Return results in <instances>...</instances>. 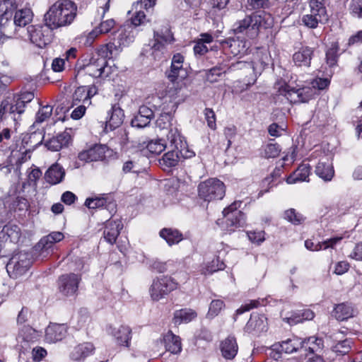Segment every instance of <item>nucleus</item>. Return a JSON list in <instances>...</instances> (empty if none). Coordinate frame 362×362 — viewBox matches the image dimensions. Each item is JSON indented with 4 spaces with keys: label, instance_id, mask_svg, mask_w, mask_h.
<instances>
[{
    "label": "nucleus",
    "instance_id": "nucleus-27",
    "mask_svg": "<svg viewBox=\"0 0 362 362\" xmlns=\"http://www.w3.org/2000/svg\"><path fill=\"white\" fill-rule=\"evenodd\" d=\"M65 176V170L59 163L52 165L45 174V180L51 185L60 183Z\"/></svg>",
    "mask_w": 362,
    "mask_h": 362
},
{
    "label": "nucleus",
    "instance_id": "nucleus-45",
    "mask_svg": "<svg viewBox=\"0 0 362 362\" xmlns=\"http://www.w3.org/2000/svg\"><path fill=\"white\" fill-rule=\"evenodd\" d=\"M264 299L250 300L248 303L242 305L240 308L236 310L235 313L233 315V320L235 322L237 320L238 316L244 313L245 312L250 311L253 308H257L260 305H264Z\"/></svg>",
    "mask_w": 362,
    "mask_h": 362
},
{
    "label": "nucleus",
    "instance_id": "nucleus-1",
    "mask_svg": "<svg viewBox=\"0 0 362 362\" xmlns=\"http://www.w3.org/2000/svg\"><path fill=\"white\" fill-rule=\"evenodd\" d=\"M274 25V18L267 12L256 11L244 18L237 21L233 25V34L251 40L257 38L259 35Z\"/></svg>",
    "mask_w": 362,
    "mask_h": 362
},
{
    "label": "nucleus",
    "instance_id": "nucleus-21",
    "mask_svg": "<svg viewBox=\"0 0 362 362\" xmlns=\"http://www.w3.org/2000/svg\"><path fill=\"white\" fill-rule=\"evenodd\" d=\"M108 150L105 145L96 144L89 149L78 154V158L86 162L102 160L105 158V153Z\"/></svg>",
    "mask_w": 362,
    "mask_h": 362
},
{
    "label": "nucleus",
    "instance_id": "nucleus-32",
    "mask_svg": "<svg viewBox=\"0 0 362 362\" xmlns=\"http://www.w3.org/2000/svg\"><path fill=\"white\" fill-rule=\"evenodd\" d=\"M159 235L169 246L178 244L183 240L182 233L175 228H164L160 230Z\"/></svg>",
    "mask_w": 362,
    "mask_h": 362
},
{
    "label": "nucleus",
    "instance_id": "nucleus-2",
    "mask_svg": "<svg viewBox=\"0 0 362 362\" xmlns=\"http://www.w3.org/2000/svg\"><path fill=\"white\" fill-rule=\"evenodd\" d=\"M169 141L170 150L159 159V165L166 170L175 167L178 164L180 158H190L194 156L195 153L189 149L187 142L181 136L180 132L175 127H171L167 134Z\"/></svg>",
    "mask_w": 362,
    "mask_h": 362
},
{
    "label": "nucleus",
    "instance_id": "nucleus-8",
    "mask_svg": "<svg viewBox=\"0 0 362 362\" xmlns=\"http://www.w3.org/2000/svg\"><path fill=\"white\" fill-rule=\"evenodd\" d=\"M279 95L285 96L291 103H308L317 95L316 88L305 86L300 88H291L287 84L279 88Z\"/></svg>",
    "mask_w": 362,
    "mask_h": 362
},
{
    "label": "nucleus",
    "instance_id": "nucleus-36",
    "mask_svg": "<svg viewBox=\"0 0 362 362\" xmlns=\"http://www.w3.org/2000/svg\"><path fill=\"white\" fill-rule=\"evenodd\" d=\"M94 350V346L90 343H83L75 346L70 354V357L74 361H81L89 356Z\"/></svg>",
    "mask_w": 362,
    "mask_h": 362
},
{
    "label": "nucleus",
    "instance_id": "nucleus-54",
    "mask_svg": "<svg viewBox=\"0 0 362 362\" xmlns=\"http://www.w3.org/2000/svg\"><path fill=\"white\" fill-rule=\"evenodd\" d=\"M115 21L112 18L102 21L100 23V25L93 30L91 34L107 33L111 30V29L115 26Z\"/></svg>",
    "mask_w": 362,
    "mask_h": 362
},
{
    "label": "nucleus",
    "instance_id": "nucleus-22",
    "mask_svg": "<svg viewBox=\"0 0 362 362\" xmlns=\"http://www.w3.org/2000/svg\"><path fill=\"white\" fill-rule=\"evenodd\" d=\"M122 228L123 224L120 220H108L106 221L103 231V237L105 241L110 245L115 244Z\"/></svg>",
    "mask_w": 362,
    "mask_h": 362
},
{
    "label": "nucleus",
    "instance_id": "nucleus-61",
    "mask_svg": "<svg viewBox=\"0 0 362 362\" xmlns=\"http://www.w3.org/2000/svg\"><path fill=\"white\" fill-rule=\"evenodd\" d=\"M223 307L224 302L223 300H214L210 304L208 315L211 317L216 316Z\"/></svg>",
    "mask_w": 362,
    "mask_h": 362
},
{
    "label": "nucleus",
    "instance_id": "nucleus-60",
    "mask_svg": "<svg viewBox=\"0 0 362 362\" xmlns=\"http://www.w3.org/2000/svg\"><path fill=\"white\" fill-rule=\"evenodd\" d=\"M172 119V115L168 112H163L157 119L156 124L160 129H165L170 125V120Z\"/></svg>",
    "mask_w": 362,
    "mask_h": 362
},
{
    "label": "nucleus",
    "instance_id": "nucleus-43",
    "mask_svg": "<svg viewBox=\"0 0 362 362\" xmlns=\"http://www.w3.org/2000/svg\"><path fill=\"white\" fill-rule=\"evenodd\" d=\"M131 329L129 327L120 326L114 333L117 343L119 345L129 346V341L131 339Z\"/></svg>",
    "mask_w": 362,
    "mask_h": 362
},
{
    "label": "nucleus",
    "instance_id": "nucleus-40",
    "mask_svg": "<svg viewBox=\"0 0 362 362\" xmlns=\"http://www.w3.org/2000/svg\"><path fill=\"white\" fill-rule=\"evenodd\" d=\"M13 5L11 0L0 1V12H3L0 17V25L2 28H6V23L8 18L13 17L12 8Z\"/></svg>",
    "mask_w": 362,
    "mask_h": 362
},
{
    "label": "nucleus",
    "instance_id": "nucleus-14",
    "mask_svg": "<svg viewBox=\"0 0 362 362\" xmlns=\"http://www.w3.org/2000/svg\"><path fill=\"white\" fill-rule=\"evenodd\" d=\"M250 63L252 64V76L250 80H245V84L249 86L254 84L257 80V76L260 75L272 64L270 54L267 51L260 52L257 54L256 60Z\"/></svg>",
    "mask_w": 362,
    "mask_h": 362
},
{
    "label": "nucleus",
    "instance_id": "nucleus-3",
    "mask_svg": "<svg viewBox=\"0 0 362 362\" xmlns=\"http://www.w3.org/2000/svg\"><path fill=\"white\" fill-rule=\"evenodd\" d=\"M77 15V6L71 0H59L46 12L44 21L51 30L71 25Z\"/></svg>",
    "mask_w": 362,
    "mask_h": 362
},
{
    "label": "nucleus",
    "instance_id": "nucleus-38",
    "mask_svg": "<svg viewBox=\"0 0 362 362\" xmlns=\"http://www.w3.org/2000/svg\"><path fill=\"white\" fill-rule=\"evenodd\" d=\"M315 173L325 181H330L334 175L333 166L324 162H319L315 168Z\"/></svg>",
    "mask_w": 362,
    "mask_h": 362
},
{
    "label": "nucleus",
    "instance_id": "nucleus-59",
    "mask_svg": "<svg viewBox=\"0 0 362 362\" xmlns=\"http://www.w3.org/2000/svg\"><path fill=\"white\" fill-rule=\"evenodd\" d=\"M281 148L277 144H269L264 148V156L266 158H276L279 155Z\"/></svg>",
    "mask_w": 362,
    "mask_h": 362
},
{
    "label": "nucleus",
    "instance_id": "nucleus-41",
    "mask_svg": "<svg viewBox=\"0 0 362 362\" xmlns=\"http://www.w3.org/2000/svg\"><path fill=\"white\" fill-rule=\"evenodd\" d=\"M303 348L305 344H309L308 351L311 354L320 351L324 348V340L321 337L311 336L302 340Z\"/></svg>",
    "mask_w": 362,
    "mask_h": 362
},
{
    "label": "nucleus",
    "instance_id": "nucleus-11",
    "mask_svg": "<svg viewBox=\"0 0 362 362\" xmlns=\"http://www.w3.org/2000/svg\"><path fill=\"white\" fill-rule=\"evenodd\" d=\"M81 276L75 273L64 274L59 276L57 281V290L64 297L76 296Z\"/></svg>",
    "mask_w": 362,
    "mask_h": 362
},
{
    "label": "nucleus",
    "instance_id": "nucleus-9",
    "mask_svg": "<svg viewBox=\"0 0 362 362\" xmlns=\"http://www.w3.org/2000/svg\"><path fill=\"white\" fill-rule=\"evenodd\" d=\"M154 42L151 47L154 59H160L165 49V44L174 41L173 35L168 23L165 22L160 28L153 33Z\"/></svg>",
    "mask_w": 362,
    "mask_h": 362
},
{
    "label": "nucleus",
    "instance_id": "nucleus-56",
    "mask_svg": "<svg viewBox=\"0 0 362 362\" xmlns=\"http://www.w3.org/2000/svg\"><path fill=\"white\" fill-rule=\"evenodd\" d=\"M349 11L352 16L362 18V0H351L349 5Z\"/></svg>",
    "mask_w": 362,
    "mask_h": 362
},
{
    "label": "nucleus",
    "instance_id": "nucleus-46",
    "mask_svg": "<svg viewBox=\"0 0 362 362\" xmlns=\"http://www.w3.org/2000/svg\"><path fill=\"white\" fill-rule=\"evenodd\" d=\"M6 102L8 103V106L9 110H11V115H13V119L16 120L15 115L16 114L21 115L24 112L25 110L23 108V106L19 103V99H18L15 95L13 96H8L5 98Z\"/></svg>",
    "mask_w": 362,
    "mask_h": 362
},
{
    "label": "nucleus",
    "instance_id": "nucleus-23",
    "mask_svg": "<svg viewBox=\"0 0 362 362\" xmlns=\"http://www.w3.org/2000/svg\"><path fill=\"white\" fill-rule=\"evenodd\" d=\"M154 117L153 111L146 105L139 107L138 113L131 121L133 127L144 128L147 127Z\"/></svg>",
    "mask_w": 362,
    "mask_h": 362
},
{
    "label": "nucleus",
    "instance_id": "nucleus-26",
    "mask_svg": "<svg viewBox=\"0 0 362 362\" xmlns=\"http://www.w3.org/2000/svg\"><path fill=\"white\" fill-rule=\"evenodd\" d=\"M314 50L310 47H302L293 55V61L298 66H310Z\"/></svg>",
    "mask_w": 362,
    "mask_h": 362
},
{
    "label": "nucleus",
    "instance_id": "nucleus-25",
    "mask_svg": "<svg viewBox=\"0 0 362 362\" xmlns=\"http://www.w3.org/2000/svg\"><path fill=\"white\" fill-rule=\"evenodd\" d=\"M44 138L45 134L42 130L34 131L23 138L22 145L26 151H33L42 144Z\"/></svg>",
    "mask_w": 362,
    "mask_h": 362
},
{
    "label": "nucleus",
    "instance_id": "nucleus-19",
    "mask_svg": "<svg viewBox=\"0 0 362 362\" xmlns=\"http://www.w3.org/2000/svg\"><path fill=\"white\" fill-rule=\"evenodd\" d=\"M64 238V235L62 233L54 231L42 238L35 247L40 251V255L45 257L44 253L49 254V250L52 251L54 245L62 240Z\"/></svg>",
    "mask_w": 362,
    "mask_h": 362
},
{
    "label": "nucleus",
    "instance_id": "nucleus-29",
    "mask_svg": "<svg viewBox=\"0 0 362 362\" xmlns=\"http://www.w3.org/2000/svg\"><path fill=\"white\" fill-rule=\"evenodd\" d=\"M84 86L78 87L72 94L71 100L66 101V107L67 110L73 108L78 105H91V100H88L85 93Z\"/></svg>",
    "mask_w": 362,
    "mask_h": 362
},
{
    "label": "nucleus",
    "instance_id": "nucleus-20",
    "mask_svg": "<svg viewBox=\"0 0 362 362\" xmlns=\"http://www.w3.org/2000/svg\"><path fill=\"white\" fill-rule=\"evenodd\" d=\"M71 129H66L64 132L46 141L45 146L52 151H58L64 147H67L71 141Z\"/></svg>",
    "mask_w": 362,
    "mask_h": 362
},
{
    "label": "nucleus",
    "instance_id": "nucleus-51",
    "mask_svg": "<svg viewBox=\"0 0 362 362\" xmlns=\"http://www.w3.org/2000/svg\"><path fill=\"white\" fill-rule=\"evenodd\" d=\"M226 265L223 261L220 259L219 256H217L207 264L205 269V274H211L216 272L224 269Z\"/></svg>",
    "mask_w": 362,
    "mask_h": 362
},
{
    "label": "nucleus",
    "instance_id": "nucleus-53",
    "mask_svg": "<svg viewBox=\"0 0 362 362\" xmlns=\"http://www.w3.org/2000/svg\"><path fill=\"white\" fill-rule=\"evenodd\" d=\"M225 70L227 71V72L243 70L245 73L251 74L252 64L250 62L238 61L230 64V66Z\"/></svg>",
    "mask_w": 362,
    "mask_h": 362
},
{
    "label": "nucleus",
    "instance_id": "nucleus-7",
    "mask_svg": "<svg viewBox=\"0 0 362 362\" xmlns=\"http://www.w3.org/2000/svg\"><path fill=\"white\" fill-rule=\"evenodd\" d=\"M177 288V283L174 279L168 275H163L153 279L148 292L152 300L159 301Z\"/></svg>",
    "mask_w": 362,
    "mask_h": 362
},
{
    "label": "nucleus",
    "instance_id": "nucleus-28",
    "mask_svg": "<svg viewBox=\"0 0 362 362\" xmlns=\"http://www.w3.org/2000/svg\"><path fill=\"white\" fill-rule=\"evenodd\" d=\"M239 35L237 38L229 37L221 42L224 49H228L232 54L238 55L245 52V41L239 40Z\"/></svg>",
    "mask_w": 362,
    "mask_h": 362
},
{
    "label": "nucleus",
    "instance_id": "nucleus-57",
    "mask_svg": "<svg viewBox=\"0 0 362 362\" xmlns=\"http://www.w3.org/2000/svg\"><path fill=\"white\" fill-rule=\"evenodd\" d=\"M16 97L19 99V103L23 106V108L25 110L26 104L31 102L34 97V93L33 91H21L18 94H14Z\"/></svg>",
    "mask_w": 362,
    "mask_h": 362
},
{
    "label": "nucleus",
    "instance_id": "nucleus-10",
    "mask_svg": "<svg viewBox=\"0 0 362 362\" xmlns=\"http://www.w3.org/2000/svg\"><path fill=\"white\" fill-rule=\"evenodd\" d=\"M31 256L28 252L13 255L6 264V270L11 278L17 279L25 274L32 264Z\"/></svg>",
    "mask_w": 362,
    "mask_h": 362
},
{
    "label": "nucleus",
    "instance_id": "nucleus-24",
    "mask_svg": "<svg viewBox=\"0 0 362 362\" xmlns=\"http://www.w3.org/2000/svg\"><path fill=\"white\" fill-rule=\"evenodd\" d=\"M327 21V14H324V11H316L310 9V13L303 15L302 17L303 24L308 28L315 29L319 23H325Z\"/></svg>",
    "mask_w": 362,
    "mask_h": 362
},
{
    "label": "nucleus",
    "instance_id": "nucleus-62",
    "mask_svg": "<svg viewBox=\"0 0 362 362\" xmlns=\"http://www.w3.org/2000/svg\"><path fill=\"white\" fill-rule=\"evenodd\" d=\"M205 119L207 122L208 127L211 129H216V115L211 108H206L204 111Z\"/></svg>",
    "mask_w": 362,
    "mask_h": 362
},
{
    "label": "nucleus",
    "instance_id": "nucleus-44",
    "mask_svg": "<svg viewBox=\"0 0 362 362\" xmlns=\"http://www.w3.org/2000/svg\"><path fill=\"white\" fill-rule=\"evenodd\" d=\"M204 80L210 83L218 81L219 77L225 73H227L221 66H216L209 69L204 70Z\"/></svg>",
    "mask_w": 362,
    "mask_h": 362
},
{
    "label": "nucleus",
    "instance_id": "nucleus-48",
    "mask_svg": "<svg viewBox=\"0 0 362 362\" xmlns=\"http://www.w3.org/2000/svg\"><path fill=\"white\" fill-rule=\"evenodd\" d=\"M284 218L294 225L301 224L305 221V217L294 209L285 211Z\"/></svg>",
    "mask_w": 362,
    "mask_h": 362
},
{
    "label": "nucleus",
    "instance_id": "nucleus-55",
    "mask_svg": "<svg viewBox=\"0 0 362 362\" xmlns=\"http://www.w3.org/2000/svg\"><path fill=\"white\" fill-rule=\"evenodd\" d=\"M247 5L250 9L257 11L267 9L272 6L271 0H247Z\"/></svg>",
    "mask_w": 362,
    "mask_h": 362
},
{
    "label": "nucleus",
    "instance_id": "nucleus-17",
    "mask_svg": "<svg viewBox=\"0 0 362 362\" xmlns=\"http://www.w3.org/2000/svg\"><path fill=\"white\" fill-rule=\"evenodd\" d=\"M33 13L30 8H24L22 9H19L16 11L13 20L12 21V17L8 18L7 21H4L6 23V27L11 25V26H15V30L17 31V28H21L28 25L33 20Z\"/></svg>",
    "mask_w": 362,
    "mask_h": 362
},
{
    "label": "nucleus",
    "instance_id": "nucleus-35",
    "mask_svg": "<svg viewBox=\"0 0 362 362\" xmlns=\"http://www.w3.org/2000/svg\"><path fill=\"white\" fill-rule=\"evenodd\" d=\"M354 313L355 310L350 304L342 303L335 306L333 310V315L337 320L344 321L353 317Z\"/></svg>",
    "mask_w": 362,
    "mask_h": 362
},
{
    "label": "nucleus",
    "instance_id": "nucleus-5",
    "mask_svg": "<svg viewBox=\"0 0 362 362\" xmlns=\"http://www.w3.org/2000/svg\"><path fill=\"white\" fill-rule=\"evenodd\" d=\"M241 202H234L223 211V220L221 223L222 229L226 233H231L238 228L243 227L245 223V216L238 210Z\"/></svg>",
    "mask_w": 362,
    "mask_h": 362
},
{
    "label": "nucleus",
    "instance_id": "nucleus-6",
    "mask_svg": "<svg viewBox=\"0 0 362 362\" xmlns=\"http://www.w3.org/2000/svg\"><path fill=\"white\" fill-rule=\"evenodd\" d=\"M226 193L224 183L217 178H209L199 183L198 195L206 202L221 200Z\"/></svg>",
    "mask_w": 362,
    "mask_h": 362
},
{
    "label": "nucleus",
    "instance_id": "nucleus-4",
    "mask_svg": "<svg viewBox=\"0 0 362 362\" xmlns=\"http://www.w3.org/2000/svg\"><path fill=\"white\" fill-rule=\"evenodd\" d=\"M134 40V36L130 31L124 28H120L111 34V41L102 46L99 49V53L103 57L95 59H93V63H96L100 69L107 65V59L112 58L114 54H119L124 47L128 46Z\"/></svg>",
    "mask_w": 362,
    "mask_h": 362
},
{
    "label": "nucleus",
    "instance_id": "nucleus-34",
    "mask_svg": "<svg viewBox=\"0 0 362 362\" xmlns=\"http://www.w3.org/2000/svg\"><path fill=\"white\" fill-rule=\"evenodd\" d=\"M163 342L166 351L177 354L182 350V344L180 337L173 334L171 332H168L163 337Z\"/></svg>",
    "mask_w": 362,
    "mask_h": 362
},
{
    "label": "nucleus",
    "instance_id": "nucleus-42",
    "mask_svg": "<svg viewBox=\"0 0 362 362\" xmlns=\"http://www.w3.org/2000/svg\"><path fill=\"white\" fill-rule=\"evenodd\" d=\"M353 344V339L347 338L337 341L332 346V350L338 356H344L351 351Z\"/></svg>",
    "mask_w": 362,
    "mask_h": 362
},
{
    "label": "nucleus",
    "instance_id": "nucleus-47",
    "mask_svg": "<svg viewBox=\"0 0 362 362\" xmlns=\"http://www.w3.org/2000/svg\"><path fill=\"white\" fill-rule=\"evenodd\" d=\"M339 49V47L338 42H332L330 47L326 52L327 64L330 67L336 66L337 64Z\"/></svg>",
    "mask_w": 362,
    "mask_h": 362
},
{
    "label": "nucleus",
    "instance_id": "nucleus-52",
    "mask_svg": "<svg viewBox=\"0 0 362 362\" xmlns=\"http://www.w3.org/2000/svg\"><path fill=\"white\" fill-rule=\"evenodd\" d=\"M53 107L51 105L42 106L37 112L35 123H42L47 120L52 115Z\"/></svg>",
    "mask_w": 362,
    "mask_h": 362
},
{
    "label": "nucleus",
    "instance_id": "nucleus-16",
    "mask_svg": "<svg viewBox=\"0 0 362 362\" xmlns=\"http://www.w3.org/2000/svg\"><path fill=\"white\" fill-rule=\"evenodd\" d=\"M124 113L119 104H114L107 112V120L105 122V131H112L119 127L124 121Z\"/></svg>",
    "mask_w": 362,
    "mask_h": 362
},
{
    "label": "nucleus",
    "instance_id": "nucleus-64",
    "mask_svg": "<svg viewBox=\"0 0 362 362\" xmlns=\"http://www.w3.org/2000/svg\"><path fill=\"white\" fill-rule=\"evenodd\" d=\"M249 240L254 243L259 244L264 240V232L263 230L259 231H248L247 233Z\"/></svg>",
    "mask_w": 362,
    "mask_h": 362
},
{
    "label": "nucleus",
    "instance_id": "nucleus-37",
    "mask_svg": "<svg viewBox=\"0 0 362 362\" xmlns=\"http://www.w3.org/2000/svg\"><path fill=\"white\" fill-rule=\"evenodd\" d=\"M197 313L191 308H182L175 310L173 315V322L175 325L188 323L195 319Z\"/></svg>",
    "mask_w": 362,
    "mask_h": 362
},
{
    "label": "nucleus",
    "instance_id": "nucleus-15",
    "mask_svg": "<svg viewBox=\"0 0 362 362\" xmlns=\"http://www.w3.org/2000/svg\"><path fill=\"white\" fill-rule=\"evenodd\" d=\"M184 57L177 53L172 59L170 69L165 72L167 78L170 81L174 83L177 80H183L187 76V71L183 67Z\"/></svg>",
    "mask_w": 362,
    "mask_h": 362
},
{
    "label": "nucleus",
    "instance_id": "nucleus-33",
    "mask_svg": "<svg viewBox=\"0 0 362 362\" xmlns=\"http://www.w3.org/2000/svg\"><path fill=\"white\" fill-rule=\"evenodd\" d=\"M310 173V167L308 164H301L286 179L288 184H295L297 182L308 181L307 178Z\"/></svg>",
    "mask_w": 362,
    "mask_h": 362
},
{
    "label": "nucleus",
    "instance_id": "nucleus-50",
    "mask_svg": "<svg viewBox=\"0 0 362 362\" xmlns=\"http://www.w3.org/2000/svg\"><path fill=\"white\" fill-rule=\"evenodd\" d=\"M38 334L35 329L30 326L24 327L19 332L18 337L27 342L34 341L37 339Z\"/></svg>",
    "mask_w": 362,
    "mask_h": 362
},
{
    "label": "nucleus",
    "instance_id": "nucleus-63",
    "mask_svg": "<svg viewBox=\"0 0 362 362\" xmlns=\"http://www.w3.org/2000/svg\"><path fill=\"white\" fill-rule=\"evenodd\" d=\"M3 233H5L8 237L18 240L20 238V230L16 225H6L4 226Z\"/></svg>",
    "mask_w": 362,
    "mask_h": 362
},
{
    "label": "nucleus",
    "instance_id": "nucleus-58",
    "mask_svg": "<svg viewBox=\"0 0 362 362\" xmlns=\"http://www.w3.org/2000/svg\"><path fill=\"white\" fill-rule=\"evenodd\" d=\"M105 203L106 200L104 198H87L85 202V206L90 209H93L103 207Z\"/></svg>",
    "mask_w": 362,
    "mask_h": 362
},
{
    "label": "nucleus",
    "instance_id": "nucleus-13",
    "mask_svg": "<svg viewBox=\"0 0 362 362\" xmlns=\"http://www.w3.org/2000/svg\"><path fill=\"white\" fill-rule=\"evenodd\" d=\"M268 329L267 318L264 314L253 312L244 327V331L253 335H259Z\"/></svg>",
    "mask_w": 362,
    "mask_h": 362
},
{
    "label": "nucleus",
    "instance_id": "nucleus-30",
    "mask_svg": "<svg viewBox=\"0 0 362 362\" xmlns=\"http://www.w3.org/2000/svg\"><path fill=\"white\" fill-rule=\"evenodd\" d=\"M66 333V329L64 325L53 324L46 328L45 337L49 342H56L62 340Z\"/></svg>",
    "mask_w": 362,
    "mask_h": 362
},
{
    "label": "nucleus",
    "instance_id": "nucleus-12",
    "mask_svg": "<svg viewBox=\"0 0 362 362\" xmlns=\"http://www.w3.org/2000/svg\"><path fill=\"white\" fill-rule=\"evenodd\" d=\"M51 29L42 25H31L27 28V33L30 41L36 46L42 48L51 41Z\"/></svg>",
    "mask_w": 362,
    "mask_h": 362
},
{
    "label": "nucleus",
    "instance_id": "nucleus-31",
    "mask_svg": "<svg viewBox=\"0 0 362 362\" xmlns=\"http://www.w3.org/2000/svg\"><path fill=\"white\" fill-rule=\"evenodd\" d=\"M238 346L234 337L229 336L221 344L222 356L226 359H233L237 354Z\"/></svg>",
    "mask_w": 362,
    "mask_h": 362
},
{
    "label": "nucleus",
    "instance_id": "nucleus-18",
    "mask_svg": "<svg viewBox=\"0 0 362 362\" xmlns=\"http://www.w3.org/2000/svg\"><path fill=\"white\" fill-rule=\"evenodd\" d=\"M300 349H303L302 341H300L296 338H289L281 342L275 343L271 347V349L278 354V358L280 357L282 353L290 354L298 351Z\"/></svg>",
    "mask_w": 362,
    "mask_h": 362
},
{
    "label": "nucleus",
    "instance_id": "nucleus-49",
    "mask_svg": "<svg viewBox=\"0 0 362 362\" xmlns=\"http://www.w3.org/2000/svg\"><path fill=\"white\" fill-rule=\"evenodd\" d=\"M167 148L163 139L151 140L146 145L147 150L152 154H160Z\"/></svg>",
    "mask_w": 362,
    "mask_h": 362
},
{
    "label": "nucleus",
    "instance_id": "nucleus-39",
    "mask_svg": "<svg viewBox=\"0 0 362 362\" xmlns=\"http://www.w3.org/2000/svg\"><path fill=\"white\" fill-rule=\"evenodd\" d=\"M103 57L102 55L99 53V49H98L95 54H94L90 59V62L85 66V69H86V72L93 77L98 78V77H102L105 74V70L107 66H104V68L100 69V66H98L96 63H93L92 62L93 59H99Z\"/></svg>",
    "mask_w": 362,
    "mask_h": 362
}]
</instances>
